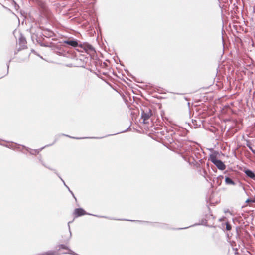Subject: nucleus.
<instances>
[{
    "label": "nucleus",
    "instance_id": "f257e3e1",
    "mask_svg": "<svg viewBox=\"0 0 255 255\" xmlns=\"http://www.w3.org/2000/svg\"><path fill=\"white\" fill-rule=\"evenodd\" d=\"M209 160L218 168V169L224 170L226 166L221 160L218 159L216 156L213 154L210 155Z\"/></svg>",
    "mask_w": 255,
    "mask_h": 255
},
{
    "label": "nucleus",
    "instance_id": "f03ea898",
    "mask_svg": "<svg viewBox=\"0 0 255 255\" xmlns=\"http://www.w3.org/2000/svg\"><path fill=\"white\" fill-rule=\"evenodd\" d=\"M74 214L75 216L76 217H79V216H82V215L88 214V215H90L96 216V217H98L104 218L108 219H110V220H116V219H114V218H111V217H107V216H98V215H93V214H91L87 213L86 212V211L83 209H82L81 208H76L75 209V210H74Z\"/></svg>",
    "mask_w": 255,
    "mask_h": 255
},
{
    "label": "nucleus",
    "instance_id": "7ed1b4c3",
    "mask_svg": "<svg viewBox=\"0 0 255 255\" xmlns=\"http://www.w3.org/2000/svg\"><path fill=\"white\" fill-rule=\"evenodd\" d=\"M39 10L41 16L46 18L50 17V13L45 3H40Z\"/></svg>",
    "mask_w": 255,
    "mask_h": 255
},
{
    "label": "nucleus",
    "instance_id": "20e7f679",
    "mask_svg": "<svg viewBox=\"0 0 255 255\" xmlns=\"http://www.w3.org/2000/svg\"><path fill=\"white\" fill-rule=\"evenodd\" d=\"M152 115L150 109L147 108L146 110H142L141 118L143 119V123H146V121L150 118Z\"/></svg>",
    "mask_w": 255,
    "mask_h": 255
},
{
    "label": "nucleus",
    "instance_id": "39448f33",
    "mask_svg": "<svg viewBox=\"0 0 255 255\" xmlns=\"http://www.w3.org/2000/svg\"><path fill=\"white\" fill-rule=\"evenodd\" d=\"M63 43L64 44H66L69 46H71L73 47H76L79 46L78 41L76 39H69L67 40L63 41Z\"/></svg>",
    "mask_w": 255,
    "mask_h": 255
},
{
    "label": "nucleus",
    "instance_id": "423d86ee",
    "mask_svg": "<svg viewBox=\"0 0 255 255\" xmlns=\"http://www.w3.org/2000/svg\"><path fill=\"white\" fill-rule=\"evenodd\" d=\"M51 145L52 144H50V145ZM50 146V145L45 146L44 147H43L39 149H30L28 147H27L24 145H22V147L24 148H25L27 151L29 152L30 154L36 155V154H38L41 151H42V150L45 147H46L47 146Z\"/></svg>",
    "mask_w": 255,
    "mask_h": 255
},
{
    "label": "nucleus",
    "instance_id": "0eeeda50",
    "mask_svg": "<svg viewBox=\"0 0 255 255\" xmlns=\"http://www.w3.org/2000/svg\"><path fill=\"white\" fill-rule=\"evenodd\" d=\"M71 222L69 221L68 223V229H69V234H68V236L65 237H62V238H64L62 242L66 244H68L69 243V241H70V239L72 236V233L71 232L70 226V223Z\"/></svg>",
    "mask_w": 255,
    "mask_h": 255
},
{
    "label": "nucleus",
    "instance_id": "6e6552de",
    "mask_svg": "<svg viewBox=\"0 0 255 255\" xmlns=\"http://www.w3.org/2000/svg\"><path fill=\"white\" fill-rule=\"evenodd\" d=\"M79 46L81 47H83V48L84 49V50L86 51H94V47L91 45L88 44V43L84 44L83 46L82 45V44H80L79 45Z\"/></svg>",
    "mask_w": 255,
    "mask_h": 255
},
{
    "label": "nucleus",
    "instance_id": "1a4fd4ad",
    "mask_svg": "<svg viewBox=\"0 0 255 255\" xmlns=\"http://www.w3.org/2000/svg\"><path fill=\"white\" fill-rule=\"evenodd\" d=\"M37 255H59L57 251L50 250L47 252H43Z\"/></svg>",
    "mask_w": 255,
    "mask_h": 255
},
{
    "label": "nucleus",
    "instance_id": "9d476101",
    "mask_svg": "<svg viewBox=\"0 0 255 255\" xmlns=\"http://www.w3.org/2000/svg\"><path fill=\"white\" fill-rule=\"evenodd\" d=\"M246 175L252 179H255V174L251 170L246 169L245 170Z\"/></svg>",
    "mask_w": 255,
    "mask_h": 255
},
{
    "label": "nucleus",
    "instance_id": "9b49d317",
    "mask_svg": "<svg viewBox=\"0 0 255 255\" xmlns=\"http://www.w3.org/2000/svg\"><path fill=\"white\" fill-rule=\"evenodd\" d=\"M61 135L64 136H66V137H69L70 138H73V139H84V138H94V139H101V138H102V137H85V138L74 137H72V136H71L65 134H62Z\"/></svg>",
    "mask_w": 255,
    "mask_h": 255
},
{
    "label": "nucleus",
    "instance_id": "f8f14e48",
    "mask_svg": "<svg viewBox=\"0 0 255 255\" xmlns=\"http://www.w3.org/2000/svg\"><path fill=\"white\" fill-rule=\"evenodd\" d=\"M225 181L226 184L228 185H235L236 184L235 182L228 177H225Z\"/></svg>",
    "mask_w": 255,
    "mask_h": 255
},
{
    "label": "nucleus",
    "instance_id": "ddd939ff",
    "mask_svg": "<svg viewBox=\"0 0 255 255\" xmlns=\"http://www.w3.org/2000/svg\"><path fill=\"white\" fill-rule=\"evenodd\" d=\"M39 161L41 163V164L43 165V166H44V167L49 169L50 170H54V169H52V168H50V167H48L46 165V164L44 163V162L43 161V160H42V158H41V156H40L39 157Z\"/></svg>",
    "mask_w": 255,
    "mask_h": 255
},
{
    "label": "nucleus",
    "instance_id": "4468645a",
    "mask_svg": "<svg viewBox=\"0 0 255 255\" xmlns=\"http://www.w3.org/2000/svg\"><path fill=\"white\" fill-rule=\"evenodd\" d=\"M54 171H55V174L58 176V177L60 179V180L62 181V182L63 183V184L64 185V186L67 188H68V186L66 184V183H65L64 181L62 179V178L61 177V176L59 175V174L58 173H57L56 172V171L54 170Z\"/></svg>",
    "mask_w": 255,
    "mask_h": 255
},
{
    "label": "nucleus",
    "instance_id": "2eb2a0df",
    "mask_svg": "<svg viewBox=\"0 0 255 255\" xmlns=\"http://www.w3.org/2000/svg\"><path fill=\"white\" fill-rule=\"evenodd\" d=\"M247 146L249 148V149L253 152V153L255 154V150L253 149L252 147L251 144L250 143L247 144Z\"/></svg>",
    "mask_w": 255,
    "mask_h": 255
},
{
    "label": "nucleus",
    "instance_id": "dca6fc26",
    "mask_svg": "<svg viewBox=\"0 0 255 255\" xmlns=\"http://www.w3.org/2000/svg\"><path fill=\"white\" fill-rule=\"evenodd\" d=\"M226 229L227 230L229 231L231 229V226L230 224L227 223L226 225Z\"/></svg>",
    "mask_w": 255,
    "mask_h": 255
},
{
    "label": "nucleus",
    "instance_id": "f3484780",
    "mask_svg": "<svg viewBox=\"0 0 255 255\" xmlns=\"http://www.w3.org/2000/svg\"><path fill=\"white\" fill-rule=\"evenodd\" d=\"M19 41L21 44H24L25 42V40L23 38H20Z\"/></svg>",
    "mask_w": 255,
    "mask_h": 255
},
{
    "label": "nucleus",
    "instance_id": "a211bd4d",
    "mask_svg": "<svg viewBox=\"0 0 255 255\" xmlns=\"http://www.w3.org/2000/svg\"><path fill=\"white\" fill-rule=\"evenodd\" d=\"M68 191L71 193V194L72 195V196L76 200V197H75L73 192L72 191H71V190L70 189V188L68 187V188H67Z\"/></svg>",
    "mask_w": 255,
    "mask_h": 255
},
{
    "label": "nucleus",
    "instance_id": "6ab92c4d",
    "mask_svg": "<svg viewBox=\"0 0 255 255\" xmlns=\"http://www.w3.org/2000/svg\"><path fill=\"white\" fill-rule=\"evenodd\" d=\"M245 202H246V203H250V202L252 203V199H251L248 198V199H247L246 200V201H245Z\"/></svg>",
    "mask_w": 255,
    "mask_h": 255
},
{
    "label": "nucleus",
    "instance_id": "aec40b11",
    "mask_svg": "<svg viewBox=\"0 0 255 255\" xmlns=\"http://www.w3.org/2000/svg\"><path fill=\"white\" fill-rule=\"evenodd\" d=\"M41 45L42 46H44V47H50L49 45H47V44H46L45 43H42V44H41Z\"/></svg>",
    "mask_w": 255,
    "mask_h": 255
},
{
    "label": "nucleus",
    "instance_id": "412c9836",
    "mask_svg": "<svg viewBox=\"0 0 255 255\" xmlns=\"http://www.w3.org/2000/svg\"><path fill=\"white\" fill-rule=\"evenodd\" d=\"M198 154H199L198 152H194V155L197 158H199L198 157Z\"/></svg>",
    "mask_w": 255,
    "mask_h": 255
},
{
    "label": "nucleus",
    "instance_id": "4be33fe9",
    "mask_svg": "<svg viewBox=\"0 0 255 255\" xmlns=\"http://www.w3.org/2000/svg\"><path fill=\"white\" fill-rule=\"evenodd\" d=\"M130 128V127H129L127 129H126L125 130L123 131H122V132H120V133H122V132H126L127 131L128 129Z\"/></svg>",
    "mask_w": 255,
    "mask_h": 255
},
{
    "label": "nucleus",
    "instance_id": "5701e85b",
    "mask_svg": "<svg viewBox=\"0 0 255 255\" xmlns=\"http://www.w3.org/2000/svg\"><path fill=\"white\" fill-rule=\"evenodd\" d=\"M252 203H255V195L254 196V197L253 199H252Z\"/></svg>",
    "mask_w": 255,
    "mask_h": 255
},
{
    "label": "nucleus",
    "instance_id": "b1692460",
    "mask_svg": "<svg viewBox=\"0 0 255 255\" xmlns=\"http://www.w3.org/2000/svg\"><path fill=\"white\" fill-rule=\"evenodd\" d=\"M7 72H6V74H7L8 73V69H9V64H8L7 65Z\"/></svg>",
    "mask_w": 255,
    "mask_h": 255
},
{
    "label": "nucleus",
    "instance_id": "393cba45",
    "mask_svg": "<svg viewBox=\"0 0 255 255\" xmlns=\"http://www.w3.org/2000/svg\"><path fill=\"white\" fill-rule=\"evenodd\" d=\"M4 146L5 147H8V148H13V147L11 146V145H9V146H8V145H4Z\"/></svg>",
    "mask_w": 255,
    "mask_h": 255
},
{
    "label": "nucleus",
    "instance_id": "a878e982",
    "mask_svg": "<svg viewBox=\"0 0 255 255\" xmlns=\"http://www.w3.org/2000/svg\"><path fill=\"white\" fill-rule=\"evenodd\" d=\"M123 220H125V219H124ZM127 221H129V220H127ZM131 221H133V222H135V221H137V222H139L140 221H137V220H130Z\"/></svg>",
    "mask_w": 255,
    "mask_h": 255
},
{
    "label": "nucleus",
    "instance_id": "bb28decb",
    "mask_svg": "<svg viewBox=\"0 0 255 255\" xmlns=\"http://www.w3.org/2000/svg\"><path fill=\"white\" fill-rule=\"evenodd\" d=\"M199 161L200 162V163H202V159H200L199 160Z\"/></svg>",
    "mask_w": 255,
    "mask_h": 255
},
{
    "label": "nucleus",
    "instance_id": "cd10ccee",
    "mask_svg": "<svg viewBox=\"0 0 255 255\" xmlns=\"http://www.w3.org/2000/svg\"><path fill=\"white\" fill-rule=\"evenodd\" d=\"M13 2L14 3V4L15 5V7L17 6V4L15 2V1H13Z\"/></svg>",
    "mask_w": 255,
    "mask_h": 255
},
{
    "label": "nucleus",
    "instance_id": "c85d7f7f",
    "mask_svg": "<svg viewBox=\"0 0 255 255\" xmlns=\"http://www.w3.org/2000/svg\"><path fill=\"white\" fill-rule=\"evenodd\" d=\"M188 228V227L181 228H179V229H186V228Z\"/></svg>",
    "mask_w": 255,
    "mask_h": 255
},
{
    "label": "nucleus",
    "instance_id": "c756f323",
    "mask_svg": "<svg viewBox=\"0 0 255 255\" xmlns=\"http://www.w3.org/2000/svg\"><path fill=\"white\" fill-rule=\"evenodd\" d=\"M118 133H115V134H114V135H116V134H118ZM110 135H113V134H111Z\"/></svg>",
    "mask_w": 255,
    "mask_h": 255
}]
</instances>
